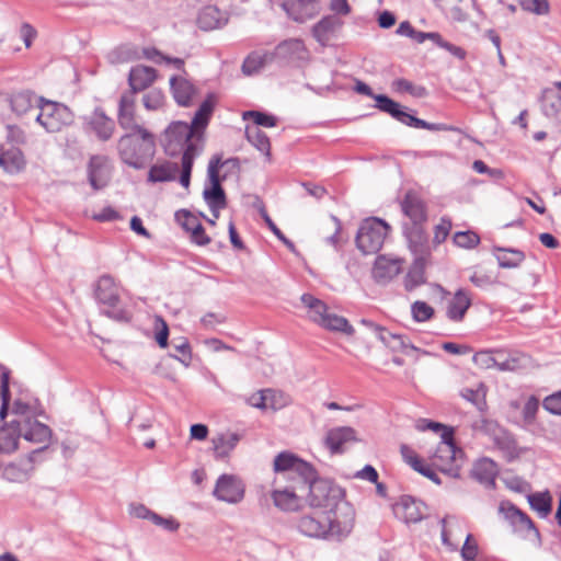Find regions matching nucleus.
<instances>
[{
	"instance_id": "obj_57",
	"label": "nucleus",
	"mask_w": 561,
	"mask_h": 561,
	"mask_svg": "<svg viewBox=\"0 0 561 561\" xmlns=\"http://www.w3.org/2000/svg\"><path fill=\"white\" fill-rule=\"evenodd\" d=\"M454 243L459 248L471 249L479 244L480 238L473 231H459L454 236Z\"/></svg>"
},
{
	"instance_id": "obj_20",
	"label": "nucleus",
	"mask_w": 561,
	"mask_h": 561,
	"mask_svg": "<svg viewBox=\"0 0 561 561\" xmlns=\"http://www.w3.org/2000/svg\"><path fill=\"white\" fill-rule=\"evenodd\" d=\"M156 78V70L151 67L142 65L133 67L128 76V83L130 87L128 92H134V95H136L137 92L150 87L154 82Z\"/></svg>"
},
{
	"instance_id": "obj_5",
	"label": "nucleus",
	"mask_w": 561,
	"mask_h": 561,
	"mask_svg": "<svg viewBox=\"0 0 561 561\" xmlns=\"http://www.w3.org/2000/svg\"><path fill=\"white\" fill-rule=\"evenodd\" d=\"M390 230L389 225L379 218H367L362 221L356 234L357 249L363 254L377 253Z\"/></svg>"
},
{
	"instance_id": "obj_3",
	"label": "nucleus",
	"mask_w": 561,
	"mask_h": 561,
	"mask_svg": "<svg viewBox=\"0 0 561 561\" xmlns=\"http://www.w3.org/2000/svg\"><path fill=\"white\" fill-rule=\"evenodd\" d=\"M297 530L310 538H340L350 533V525L335 520L333 512L313 511L302 514L296 519Z\"/></svg>"
},
{
	"instance_id": "obj_53",
	"label": "nucleus",
	"mask_w": 561,
	"mask_h": 561,
	"mask_svg": "<svg viewBox=\"0 0 561 561\" xmlns=\"http://www.w3.org/2000/svg\"><path fill=\"white\" fill-rule=\"evenodd\" d=\"M288 398L280 391L273 389H265V409L266 410H279L287 405Z\"/></svg>"
},
{
	"instance_id": "obj_28",
	"label": "nucleus",
	"mask_w": 561,
	"mask_h": 561,
	"mask_svg": "<svg viewBox=\"0 0 561 561\" xmlns=\"http://www.w3.org/2000/svg\"><path fill=\"white\" fill-rule=\"evenodd\" d=\"M228 22L225 14L214 5L203 8L197 16V25L204 31H213L222 27Z\"/></svg>"
},
{
	"instance_id": "obj_11",
	"label": "nucleus",
	"mask_w": 561,
	"mask_h": 561,
	"mask_svg": "<svg viewBox=\"0 0 561 561\" xmlns=\"http://www.w3.org/2000/svg\"><path fill=\"white\" fill-rule=\"evenodd\" d=\"M245 484L236 474L219 476L213 491L214 496L221 502L237 504L244 497Z\"/></svg>"
},
{
	"instance_id": "obj_62",
	"label": "nucleus",
	"mask_w": 561,
	"mask_h": 561,
	"mask_svg": "<svg viewBox=\"0 0 561 561\" xmlns=\"http://www.w3.org/2000/svg\"><path fill=\"white\" fill-rule=\"evenodd\" d=\"M520 4L525 11L539 15L547 14L549 12V3L547 0H522Z\"/></svg>"
},
{
	"instance_id": "obj_33",
	"label": "nucleus",
	"mask_w": 561,
	"mask_h": 561,
	"mask_svg": "<svg viewBox=\"0 0 561 561\" xmlns=\"http://www.w3.org/2000/svg\"><path fill=\"white\" fill-rule=\"evenodd\" d=\"M493 254L502 268H516L525 260L523 251L512 248L494 247Z\"/></svg>"
},
{
	"instance_id": "obj_64",
	"label": "nucleus",
	"mask_w": 561,
	"mask_h": 561,
	"mask_svg": "<svg viewBox=\"0 0 561 561\" xmlns=\"http://www.w3.org/2000/svg\"><path fill=\"white\" fill-rule=\"evenodd\" d=\"M542 404L551 414L561 415V391L546 397Z\"/></svg>"
},
{
	"instance_id": "obj_30",
	"label": "nucleus",
	"mask_w": 561,
	"mask_h": 561,
	"mask_svg": "<svg viewBox=\"0 0 561 561\" xmlns=\"http://www.w3.org/2000/svg\"><path fill=\"white\" fill-rule=\"evenodd\" d=\"M178 172V164L165 160L150 167L147 181L149 183L171 182L176 179Z\"/></svg>"
},
{
	"instance_id": "obj_22",
	"label": "nucleus",
	"mask_w": 561,
	"mask_h": 561,
	"mask_svg": "<svg viewBox=\"0 0 561 561\" xmlns=\"http://www.w3.org/2000/svg\"><path fill=\"white\" fill-rule=\"evenodd\" d=\"M272 54L274 59L302 60L307 56V49L301 39L290 38L279 43Z\"/></svg>"
},
{
	"instance_id": "obj_45",
	"label": "nucleus",
	"mask_w": 561,
	"mask_h": 561,
	"mask_svg": "<svg viewBox=\"0 0 561 561\" xmlns=\"http://www.w3.org/2000/svg\"><path fill=\"white\" fill-rule=\"evenodd\" d=\"M247 139L262 153L270 156L271 144L264 131L256 126H248L245 129Z\"/></svg>"
},
{
	"instance_id": "obj_23",
	"label": "nucleus",
	"mask_w": 561,
	"mask_h": 561,
	"mask_svg": "<svg viewBox=\"0 0 561 561\" xmlns=\"http://www.w3.org/2000/svg\"><path fill=\"white\" fill-rule=\"evenodd\" d=\"M396 514L405 523H417L424 517V507L411 496H402L394 507Z\"/></svg>"
},
{
	"instance_id": "obj_1",
	"label": "nucleus",
	"mask_w": 561,
	"mask_h": 561,
	"mask_svg": "<svg viewBox=\"0 0 561 561\" xmlns=\"http://www.w3.org/2000/svg\"><path fill=\"white\" fill-rule=\"evenodd\" d=\"M214 111L213 96L209 95L198 107L192 123L173 122L164 133L163 148L168 156L185 154L188 149L195 148L197 157L203 150V130L208 125Z\"/></svg>"
},
{
	"instance_id": "obj_60",
	"label": "nucleus",
	"mask_w": 561,
	"mask_h": 561,
	"mask_svg": "<svg viewBox=\"0 0 561 561\" xmlns=\"http://www.w3.org/2000/svg\"><path fill=\"white\" fill-rule=\"evenodd\" d=\"M164 95L159 90H151L142 98L144 106L149 111H156L163 104Z\"/></svg>"
},
{
	"instance_id": "obj_32",
	"label": "nucleus",
	"mask_w": 561,
	"mask_h": 561,
	"mask_svg": "<svg viewBox=\"0 0 561 561\" xmlns=\"http://www.w3.org/2000/svg\"><path fill=\"white\" fill-rule=\"evenodd\" d=\"M241 437L238 433H221L213 438L215 457L224 459L236 448Z\"/></svg>"
},
{
	"instance_id": "obj_4",
	"label": "nucleus",
	"mask_w": 561,
	"mask_h": 561,
	"mask_svg": "<svg viewBox=\"0 0 561 561\" xmlns=\"http://www.w3.org/2000/svg\"><path fill=\"white\" fill-rule=\"evenodd\" d=\"M454 430H447L440 434V442L438 443L435 453L431 456L433 465L443 473L453 478L459 477L458 460L462 451L457 448L454 440Z\"/></svg>"
},
{
	"instance_id": "obj_63",
	"label": "nucleus",
	"mask_w": 561,
	"mask_h": 561,
	"mask_svg": "<svg viewBox=\"0 0 561 561\" xmlns=\"http://www.w3.org/2000/svg\"><path fill=\"white\" fill-rule=\"evenodd\" d=\"M494 351H480L473 355V363L482 369L494 368Z\"/></svg>"
},
{
	"instance_id": "obj_36",
	"label": "nucleus",
	"mask_w": 561,
	"mask_h": 561,
	"mask_svg": "<svg viewBox=\"0 0 561 561\" xmlns=\"http://www.w3.org/2000/svg\"><path fill=\"white\" fill-rule=\"evenodd\" d=\"M300 300L302 305L308 309V318L321 327L328 314V306L325 302L310 294H304Z\"/></svg>"
},
{
	"instance_id": "obj_46",
	"label": "nucleus",
	"mask_w": 561,
	"mask_h": 561,
	"mask_svg": "<svg viewBox=\"0 0 561 561\" xmlns=\"http://www.w3.org/2000/svg\"><path fill=\"white\" fill-rule=\"evenodd\" d=\"M528 502L530 507L541 517H546L551 511V496L549 492L530 494Z\"/></svg>"
},
{
	"instance_id": "obj_37",
	"label": "nucleus",
	"mask_w": 561,
	"mask_h": 561,
	"mask_svg": "<svg viewBox=\"0 0 561 561\" xmlns=\"http://www.w3.org/2000/svg\"><path fill=\"white\" fill-rule=\"evenodd\" d=\"M422 226L423 225H413L410 228H404L409 247L415 255H423L427 250V236Z\"/></svg>"
},
{
	"instance_id": "obj_39",
	"label": "nucleus",
	"mask_w": 561,
	"mask_h": 561,
	"mask_svg": "<svg viewBox=\"0 0 561 561\" xmlns=\"http://www.w3.org/2000/svg\"><path fill=\"white\" fill-rule=\"evenodd\" d=\"M442 541L448 547L451 551H456L458 549L457 538L458 533L461 530V523L457 520L455 517L443 518L442 519Z\"/></svg>"
},
{
	"instance_id": "obj_38",
	"label": "nucleus",
	"mask_w": 561,
	"mask_h": 561,
	"mask_svg": "<svg viewBox=\"0 0 561 561\" xmlns=\"http://www.w3.org/2000/svg\"><path fill=\"white\" fill-rule=\"evenodd\" d=\"M274 59V55L272 53H259L252 51L248 55L242 64V72L245 76H253L259 73L268 62Z\"/></svg>"
},
{
	"instance_id": "obj_42",
	"label": "nucleus",
	"mask_w": 561,
	"mask_h": 561,
	"mask_svg": "<svg viewBox=\"0 0 561 561\" xmlns=\"http://www.w3.org/2000/svg\"><path fill=\"white\" fill-rule=\"evenodd\" d=\"M472 430L485 435L494 436L495 444L502 449H507L510 451L514 447L513 442H501L497 438L496 433L500 431V427L494 421L481 417L472 423Z\"/></svg>"
},
{
	"instance_id": "obj_13",
	"label": "nucleus",
	"mask_w": 561,
	"mask_h": 561,
	"mask_svg": "<svg viewBox=\"0 0 561 561\" xmlns=\"http://www.w3.org/2000/svg\"><path fill=\"white\" fill-rule=\"evenodd\" d=\"M302 491L300 481L293 482L284 489H275L272 492L273 503L282 511H296L301 505Z\"/></svg>"
},
{
	"instance_id": "obj_49",
	"label": "nucleus",
	"mask_w": 561,
	"mask_h": 561,
	"mask_svg": "<svg viewBox=\"0 0 561 561\" xmlns=\"http://www.w3.org/2000/svg\"><path fill=\"white\" fill-rule=\"evenodd\" d=\"M539 410V400L535 396H530L522 410L523 426L531 427L536 423V415Z\"/></svg>"
},
{
	"instance_id": "obj_50",
	"label": "nucleus",
	"mask_w": 561,
	"mask_h": 561,
	"mask_svg": "<svg viewBox=\"0 0 561 561\" xmlns=\"http://www.w3.org/2000/svg\"><path fill=\"white\" fill-rule=\"evenodd\" d=\"M196 157L197 150L192 147L188 149V152L182 157V173L180 176V184L185 188L190 186L192 168Z\"/></svg>"
},
{
	"instance_id": "obj_10",
	"label": "nucleus",
	"mask_w": 561,
	"mask_h": 561,
	"mask_svg": "<svg viewBox=\"0 0 561 561\" xmlns=\"http://www.w3.org/2000/svg\"><path fill=\"white\" fill-rule=\"evenodd\" d=\"M16 424H19L20 434L25 440L44 444L43 447H39L30 454V460L34 461L35 457L46 448V444L49 442L51 436V431L47 425L33 417L16 420Z\"/></svg>"
},
{
	"instance_id": "obj_43",
	"label": "nucleus",
	"mask_w": 561,
	"mask_h": 561,
	"mask_svg": "<svg viewBox=\"0 0 561 561\" xmlns=\"http://www.w3.org/2000/svg\"><path fill=\"white\" fill-rule=\"evenodd\" d=\"M204 199L215 218L219 217V210L225 208L226 194L221 186L206 187L203 192Z\"/></svg>"
},
{
	"instance_id": "obj_19",
	"label": "nucleus",
	"mask_w": 561,
	"mask_h": 561,
	"mask_svg": "<svg viewBox=\"0 0 561 561\" xmlns=\"http://www.w3.org/2000/svg\"><path fill=\"white\" fill-rule=\"evenodd\" d=\"M401 209L403 214L410 218L412 225H423L427 220L425 203L413 192L405 194L401 202Z\"/></svg>"
},
{
	"instance_id": "obj_55",
	"label": "nucleus",
	"mask_w": 561,
	"mask_h": 561,
	"mask_svg": "<svg viewBox=\"0 0 561 561\" xmlns=\"http://www.w3.org/2000/svg\"><path fill=\"white\" fill-rule=\"evenodd\" d=\"M172 345L181 356H178L176 354H170V356L178 359L185 367H188L192 362V351L188 341L182 337L179 340V343H176L175 340H173Z\"/></svg>"
},
{
	"instance_id": "obj_24",
	"label": "nucleus",
	"mask_w": 561,
	"mask_h": 561,
	"mask_svg": "<svg viewBox=\"0 0 561 561\" xmlns=\"http://www.w3.org/2000/svg\"><path fill=\"white\" fill-rule=\"evenodd\" d=\"M0 167L9 174H18L26 167V160L22 150L18 147L1 149Z\"/></svg>"
},
{
	"instance_id": "obj_58",
	"label": "nucleus",
	"mask_w": 561,
	"mask_h": 561,
	"mask_svg": "<svg viewBox=\"0 0 561 561\" xmlns=\"http://www.w3.org/2000/svg\"><path fill=\"white\" fill-rule=\"evenodd\" d=\"M478 552L479 546L477 540L471 534H468L460 551L462 561H477Z\"/></svg>"
},
{
	"instance_id": "obj_61",
	"label": "nucleus",
	"mask_w": 561,
	"mask_h": 561,
	"mask_svg": "<svg viewBox=\"0 0 561 561\" xmlns=\"http://www.w3.org/2000/svg\"><path fill=\"white\" fill-rule=\"evenodd\" d=\"M154 325L157 329L156 332V341L158 345L162 348L168 346V337H169V328L167 322L162 317L157 316L154 319Z\"/></svg>"
},
{
	"instance_id": "obj_34",
	"label": "nucleus",
	"mask_w": 561,
	"mask_h": 561,
	"mask_svg": "<svg viewBox=\"0 0 561 561\" xmlns=\"http://www.w3.org/2000/svg\"><path fill=\"white\" fill-rule=\"evenodd\" d=\"M171 91L175 102L181 106H188L195 92L194 85L183 78L170 79Z\"/></svg>"
},
{
	"instance_id": "obj_25",
	"label": "nucleus",
	"mask_w": 561,
	"mask_h": 561,
	"mask_svg": "<svg viewBox=\"0 0 561 561\" xmlns=\"http://www.w3.org/2000/svg\"><path fill=\"white\" fill-rule=\"evenodd\" d=\"M471 306V296L465 289H458L447 304L446 316L449 320L459 322Z\"/></svg>"
},
{
	"instance_id": "obj_2",
	"label": "nucleus",
	"mask_w": 561,
	"mask_h": 561,
	"mask_svg": "<svg viewBox=\"0 0 561 561\" xmlns=\"http://www.w3.org/2000/svg\"><path fill=\"white\" fill-rule=\"evenodd\" d=\"M118 152L127 165L140 170L153 158L156 152L154 136L145 129L129 130L118 141Z\"/></svg>"
},
{
	"instance_id": "obj_6",
	"label": "nucleus",
	"mask_w": 561,
	"mask_h": 561,
	"mask_svg": "<svg viewBox=\"0 0 561 561\" xmlns=\"http://www.w3.org/2000/svg\"><path fill=\"white\" fill-rule=\"evenodd\" d=\"M36 122L47 133H58L73 122V114L68 106L61 103L42 99Z\"/></svg>"
},
{
	"instance_id": "obj_51",
	"label": "nucleus",
	"mask_w": 561,
	"mask_h": 561,
	"mask_svg": "<svg viewBox=\"0 0 561 561\" xmlns=\"http://www.w3.org/2000/svg\"><path fill=\"white\" fill-rule=\"evenodd\" d=\"M424 283V268L416 261L404 277V287L407 290L411 291Z\"/></svg>"
},
{
	"instance_id": "obj_35",
	"label": "nucleus",
	"mask_w": 561,
	"mask_h": 561,
	"mask_svg": "<svg viewBox=\"0 0 561 561\" xmlns=\"http://www.w3.org/2000/svg\"><path fill=\"white\" fill-rule=\"evenodd\" d=\"M42 96H37L32 91H21L12 96L11 107L16 114L22 115L27 113L33 107L39 110V103H42Z\"/></svg>"
},
{
	"instance_id": "obj_15",
	"label": "nucleus",
	"mask_w": 561,
	"mask_h": 561,
	"mask_svg": "<svg viewBox=\"0 0 561 561\" xmlns=\"http://www.w3.org/2000/svg\"><path fill=\"white\" fill-rule=\"evenodd\" d=\"M136 95L134 92H125L122 94L118 103L117 121L119 126L125 130L145 129L136 122L135 117Z\"/></svg>"
},
{
	"instance_id": "obj_14",
	"label": "nucleus",
	"mask_w": 561,
	"mask_h": 561,
	"mask_svg": "<svg viewBox=\"0 0 561 561\" xmlns=\"http://www.w3.org/2000/svg\"><path fill=\"white\" fill-rule=\"evenodd\" d=\"M111 174L110 160L105 156L91 157L88 165V178L94 190L98 191L105 187L111 180Z\"/></svg>"
},
{
	"instance_id": "obj_59",
	"label": "nucleus",
	"mask_w": 561,
	"mask_h": 561,
	"mask_svg": "<svg viewBox=\"0 0 561 561\" xmlns=\"http://www.w3.org/2000/svg\"><path fill=\"white\" fill-rule=\"evenodd\" d=\"M175 221L186 231L190 232L195 226L201 225L199 219L188 210L181 209L175 213Z\"/></svg>"
},
{
	"instance_id": "obj_17",
	"label": "nucleus",
	"mask_w": 561,
	"mask_h": 561,
	"mask_svg": "<svg viewBox=\"0 0 561 561\" xmlns=\"http://www.w3.org/2000/svg\"><path fill=\"white\" fill-rule=\"evenodd\" d=\"M402 271V260L379 255L373 267V277L377 283L386 284Z\"/></svg>"
},
{
	"instance_id": "obj_21",
	"label": "nucleus",
	"mask_w": 561,
	"mask_h": 561,
	"mask_svg": "<svg viewBox=\"0 0 561 561\" xmlns=\"http://www.w3.org/2000/svg\"><path fill=\"white\" fill-rule=\"evenodd\" d=\"M87 124L95 133L96 137L103 141L108 140L114 133V122L105 115L101 108L85 117Z\"/></svg>"
},
{
	"instance_id": "obj_31",
	"label": "nucleus",
	"mask_w": 561,
	"mask_h": 561,
	"mask_svg": "<svg viewBox=\"0 0 561 561\" xmlns=\"http://www.w3.org/2000/svg\"><path fill=\"white\" fill-rule=\"evenodd\" d=\"M494 354V368L501 371L516 370L525 363V356L518 352L496 350Z\"/></svg>"
},
{
	"instance_id": "obj_8",
	"label": "nucleus",
	"mask_w": 561,
	"mask_h": 561,
	"mask_svg": "<svg viewBox=\"0 0 561 561\" xmlns=\"http://www.w3.org/2000/svg\"><path fill=\"white\" fill-rule=\"evenodd\" d=\"M119 293L121 287L111 275H103L99 278L95 286V298L101 305L111 308L104 311L106 316L117 321H128L127 312L116 309L119 302Z\"/></svg>"
},
{
	"instance_id": "obj_12",
	"label": "nucleus",
	"mask_w": 561,
	"mask_h": 561,
	"mask_svg": "<svg viewBox=\"0 0 561 561\" xmlns=\"http://www.w3.org/2000/svg\"><path fill=\"white\" fill-rule=\"evenodd\" d=\"M500 511L504 514V517L511 522L516 530H526L533 535V539L538 546L541 545V537L539 530L536 528L534 522L524 512L518 510L512 504H501Z\"/></svg>"
},
{
	"instance_id": "obj_44",
	"label": "nucleus",
	"mask_w": 561,
	"mask_h": 561,
	"mask_svg": "<svg viewBox=\"0 0 561 561\" xmlns=\"http://www.w3.org/2000/svg\"><path fill=\"white\" fill-rule=\"evenodd\" d=\"M376 101V107L385 113H388L398 122L401 123L405 113L404 108L396 101L391 100L387 95L377 94L374 99Z\"/></svg>"
},
{
	"instance_id": "obj_27",
	"label": "nucleus",
	"mask_w": 561,
	"mask_h": 561,
	"mask_svg": "<svg viewBox=\"0 0 561 561\" xmlns=\"http://www.w3.org/2000/svg\"><path fill=\"white\" fill-rule=\"evenodd\" d=\"M362 323L367 327L375 328L378 331V339L385 345H387L389 348H391L394 352L407 353V350H409V348L415 350V347L413 345L408 343V341L405 340V337L403 335L391 333V332L385 330L383 328L375 325L369 320H362Z\"/></svg>"
},
{
	"instance_id": "obj_16",
	"label": "nucleus",
	"mask_w": 561,
	"mask_h": 561,
	"mask_svg": "<svg viewBox=\"0 0 561 561\" xmlns=\"http://www.w3.org/2000/svg\"><path fill=\"white\" fill-rule=\"evenodd\" d=\"M282 8L296 22H305L319 11V0H287Z\"/></svg>"
},
{
	"instance_id": "obj_52",
	"label": "nucleus",
	"mask_w": 561,
	"mask_h": 561,
	"mask_svg": "<svg viewBox=\"0 0 561 561\" xmlns=\"http://www.w3.org/2000/svg\"><path fill=\"white\" fill-rule=\"evenodd\" d=\"M227 163H232L233 165H236L237 160L229 159L225 162H221L220 158L217 156H215L210 159V161L208 163V169H207V176L210 182V187L221 186L220 185V176H219V168Z\"/></svg>"
},
{
	"instance_id": "obj_54",
	"label": "nucleus",
	"mask_w": 561,
	"mask_h": 561,
	"mask_svg": "<svg viewBox=\"0 0 561 561\" xmlns=\"http://www.w3.org/2000/svg\"><path fill=\"white\" fill-rule=\"evenodd\" d=\"M392 89L397 92H408L413 96L423 98L426 95V89L422 85H414L407 79H397L392 82Z\"/></svg>"
},
{
	"instance_id": "obj_40",
	"label": "nucleus",
	"mask_w": 561,
	"mask_h": 561,
	"mask_svg": "<svg viewBox=\"0 0 561 561\" xmlns=\"http://www.w3.org/2000/svg\"><path fill=\"white\" fill-rule=\"evenodd\" d=\"M20 434L16 420H12L7 426L0 430V450L3 453H12L18 448Z\"/></svg>"
},
{
	"instance_id": "obj_41",
	"label": "nucleus",
	"mask_w": 561,
	"mask_h": 561,
	"mask_svg": "<svg viewBox=\"0 0 561 561\" xmlns=\"http://www.w3.org/2000/svg\"><path fill=\"white\" fill-rule=\"evenodd\" d=\"M543 114L561 122V96L552 89H545L541 99Z\"/></svg>"
},
{
	"instance_id": "obj_48",
	"label": "nucleus",
	"mask_w": 561,
	"mask_h": 561,
	"mask_svg": "<svg viewBox=\"0 0 561 561\" xmlns=\"http://www.w3.org/2000/svg\"><path fill=\"white\" fill-rule=\"evenodd\" d=\"M461 397L467 401L471 402L479 411H484L486 407L485 402V388L483 385H479L477 389L465 388L461 390Z\"/></svg>"
},
{
	"instance_id": "obj_9",
	"label": "nucleus",
	"mask_w": 561,
	"mask_h": 561,
	"mask_svg": "<svg viewBox=\"0 0 561 561\" xmlns=\"http://www.w3.org/2000/svg\"><path fill=\"white\" fill-rule=\"evenodd\" d=\"M274 471L277 473L275 483L280 478L291 482L312 478V466L288 451L279 453L275 457Z\"/></svg>"
},
{
	"instance_id": "obj_18",
	"label": "nucleus",
	"mask_w": 561,
	"mask_h": 561,
	"mask_svg": "<svg viewBox=\"0 0 561 561\" xmlns=\"http://www.w3.org/2000/svg\"><path fill=\"white\" fill-rule=\"evenodd\" d=\"M355 440V431L348 426H341L327 433L324 444L332 454H341Z\"/></svg>"
},
{
	"instance_id": "obj_26",
	"label": "nucleus",
	"mask_w": 561,
	"mask_h": 561,
	"mask_svg": "<svg viewBox=\"0 0 561 561\" xmlns=\"http://www.w3.org/2000/svg\"><path fill=\"white\" fill-rule=\"evenodd\" d=\"M343 25L340 18L335 15H327L322 18L312 28L313 37L322 46L327 45L334 33Z\"/></svg>"
},
{
	"instance_id": "obj_29",
	"label": "nucleus",
	"mask_w": 561,
	"mask_h": 561,
	"mask_svg": "<svg viewBox=\"0 0 561 561\" xmlns=\"http://www.w3.org/2000/svg\"><path fill=\"white\" fill-rule=\"evenodd\" d=\"M499 473V467L495 461L490 458L478 460L472 469V476L486 488L495 485V478Z\"/></svg>"
},
{
	"instance_id": "obj_7",
	"label": "nucleus",
	"mask_w": 561,
	"mask_h": 561,
	"mask_svg": "<svg viewBox=\"0 0 561 561\" xmlns=\"http://www.w3.org/2000/svg\"><path fill=\"white\" fill-rule=\"evenodd\" d=\"M300 489L302 495L307 492V501L313 508L331 507L339 490L333 488L327 480L319 479L316 470L312 468V478L300 479Z\"/></svg>"
},
{
	"instance_id": "obj_47",
	"label": "nucleus",
	"mask_w": 561,
	"mask_h": 561,
	"mask_svg": "<svg viewBox=\"0 0 561 561\" xmlns=\"http://www.w3.org/2000/svg\"><path fill=\"white\" fill-rule=\"evenodd\" d=\"M321 327L330 331H339L346 333L348 335L353 334L354 332L353 327L348 323V321L345 318L330 312H328Z\"/></svg>"
},
{
	"instance_id": "obj_56",
	"label": "nucleus",
	"mask_w": 561,
	"mask_h": 561,
	"mask_svg": "<svg viewBox=\"0 0 561 561\" xmlns=\"http://www.w3.org/2000/svg\"><path fill=\"white\" fill-rule=\"evenodd\" d=\"M411 313L416 322H425L434 316V309L424 301L417 300L411 306Z\"/></svg>"
}]
</instances>
